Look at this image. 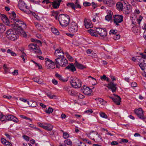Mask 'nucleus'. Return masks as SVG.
I'll return each instance as SVG.
<instances>
[{
	"label": "nucleus",
	"instance_id": "nucleus-57",
	"mask_svg": "<svg viewBox=\"0 0 146 146\" xmlns=\"http://www.w3.org/2000/svg\"><path fill=\"white\" fill-rule=\"evenodd\" d=\"M25 54L24 52H23L22 53V55L21 56V57L23 60V61L24 62H25Z\"/></svg>",
	"mask_w": 146,
	"mask_h": 146
},
{
	"label": "nucleus",
	"instance_id": "nucleus-16",
	"mask_svg": "<svg viewBox=\"0 0 146 146\" xmlns=\"http://www.w3.org/2000/svg\"><path fill=\"white\" fill-rule=\"evenodd\" d=\"M65 69L69 70L73 72L76 70L75 67L72 63H70L69 65L65 68Z\"/></svg>",
	"mask_w": 146,
	"mask_h": 146
},
{
	"label": "nucleus",
	"instance_id": "nucleus-27",
	"mask_svg": "<svg viewBox=\"0 0 146 146\" xmlns=\"http://www.w3.org/2000/svg\"><path fill=\"white\" fill-rule=\"evenodd\" d=\"M74 3L75 9L76 8L81 9V8L80 2L78 0H76Z\"/></svg>",
	"mask_w": 146,
	"mask_h": 146
},
{
	"label": "nucleus",
	"instance_id": "nucleus-12",
	"mask_svg": "<svg viewBox=\"0 0 146 146\" xmlns=\"http://www.w3.org/2000/svg\"><path fill=\"white\" fill-rule=\"evenodd\" d=\"M96 31L101 36L104 37L107 35V33L105 28L102 29L100 28H97Z\"/></svg>",
	"mask_w": 146,
	"mask_h": 146
},
{
	"label": "nucleus",
	"instance_id": "nucleus-25",
	"mask_svg": "<svg viewBox=\"0 0 146 146\" xmlns=\"http://www.w3.org/2000/svg\"><path fill=\"white\" fill-rule=\"evenodd\" d=\"M74 64L78 68L82 69L85 68V67L82 64H80L77 62L76 61H75Z\"/></svg>",
	"mask_w": 146,
	"mask_h": 146
},
{
	"label": "nucleus",
	"instance_id": "nucleus-13",
	"mask_svg": "<svg viewBox=\"0 0 146 146\" xmlns=\"http://www.w3.org/2000/svg\"><path fill=\"white\" fill-rule=\"evenodd\" d=\"M116 84H114V82H111L108 84V86L107 87L110 89H111L112 92H115L117 89Z\"/></svg>",
	"mask_w": 146,
	"mask_h": 146
},
{
	"label": "nucleus",
	"instance_id": "nucleus-6",
	"mask_svg": "<svg viewBox=\"0 0 146 146\" xmlns=\"http://www.w3.org/2000/svg\"><path fill=\"white\" fill-rule=\"evenodd\" d=\"M46 66L48 68L53 69L55 68V62L50 60L48 58H46L45 59Z\"/></svg>",
	"mask_w": 146,
	"mask_h": 146
},
{
	"label": "nucleus",
	"instance_id": "nucleus-38",
	"mask_svg": "<svg viewBox=\"0 0 146 146\" xmlns=\"http://www.w3.org/2000/svg\"><path fill=\"white\" fill-rule=\"evenodd\" d=\"M68 93L70 95L72 96L75 95L76 94V92L72 89H71Z\"/></svg>",
	"mask_w": 146,
	"mask_h": 146
},
{
	"label": "nucleus",
	"instance_id": "nucleus-42",
	"mask_svg": "<svg viewBox=\"0 0 146 146\" xmlns=\"http://www.w3.org/2000/svg\"><path fill=\"white\" fill-rule=\"evenodd\" d=\"M46 128L45 129L46 130H47L48 131H51L52 130L53 128V126L50 124L48 125L47 126H46Z\"/></svg>",
	"mask_w": 146,
	"mask_h": 146
},
{
	"label": "nucleus",
	"instance_id": "nucleus-48",
	"mask_svg": "<svg viewBox=\"0 0 146 146\" xmlns=\"http://www.w3.org/2000/svg\"><path fill=\"white\" fill-rule=\"evenodd\" d=\"M120 38V36L119 34H115L113 38L115 40H118Z\"/></svg>",
	"mask_w": 146,
	"mask_h": 146
},
{
	"label": "nucleus",
	"instance_id": "nucleus-15",
	"mask_svg": "<svg viewBox=\"0 0 146 146\" xmlns=\"http://www.w3.org/2000/svg\"><path fill=\"white\" fill-rule=\"evenodd\" d=\"M61 62L59 63V66L62 67H65L68 63V61L64 57L63 58H61Z\"/></svg>",
	"mask_w": 146,
	"mask_h": 146
},
{
	"label": "nucleus",
	"instance_id": "nucleus-33",
	"mask_svg": "<svg viewBox=\"0 0 146 146\" xmlns=\"http://www.w3.org/2000/svg\"><path fill=\"white\" fill-rule=\"evenodd\" d=\"M51 31L52 32L56 34V35H58L59 34V33L58 31L55 28H53L51 29Z\"/></svg>",
	"mask_w": 146,
	"mask_h": 146
},
{
	"label": "nucleus",
	"instance_id": "nucleus-63",
	"mask_svg": "<svg viewBox=\"0 0 146 146\" xmlns=\"http://www.w3.org/2000/svg\"><path fill=\"white\" fill-rule=\"evenodd\" d=\"M23 138L27 141H29V137L26 135H23Z\"/></svg>",
	"mask_w": 146,
	"mask_h": 146
},
{
	"label": "nucleus",
	"instance_id": "nucleus-59",
	"mask_svg": "<svg viewBox=\"0 0 146 146\" xmlns=\"http://www.w3.org/2000/svg\"><path fill=\"white\" fill-rule=\"evenodd\" d=\"M84 112L85 113H88V114H90L93 112V111L92 110L90 109L88 110L85 111Z\"/></svg>",
	"mask_w": 146,
	"mask_h": 146
},
{
	"label": "nucleus",
	"instance_id": "nucleus-11",
	"mask_svg": "<svg viewBox=\"0 0 146 146\" xmlns=\"http://www.w3.org/2000/svg\"><path fill=\"white\" fill-rule=\"evenodd\" d=\"M1 17L5 24L7 25L10 26L11 23H12V21H11L10 19H8L6 16L4 14H1Z\"/></svg>",
	"mask_w": 146,
	"mask_h": 146
},
{
	"label": "nucleus",
	"instance_id": "nucleus-14",
	"mask_svg": "<svg viewBox=\"0 0 146 146\" xmlns=\"http://www.w3.org/2000/svg\"><path fill=\"white\" fill-rule=\"evenodd\" d=\"M123 12L125 14H127L131 11V6L130 5H126L125 7L123 9Z\"/></svg>",
	"mask_w": 146,
	"mask_h": 146
},
{
	"label": "nucleus",
	"instance_id": "nucleus-58",
	"mask_svg": "<svg viewBox=\"0 0 146 146\" xmlns=\"http://www.w3.org/2000/svg\"><path fill=\"white\" fill-rule=\"evenodd\" d=\"M139 55L141 56V57L144 59H146V55L144 54L143 53H140Z\"/></svg>",
	"mask_w": 146,
	"mask_h": 146
},
{
	"label": "nucleus",
	"instance_id": "nucleus-56",
	"mask_svg": "<svg viewBox=\"0 0 146 146\" xmlns=\"http://www.w3.org/2000/svg\"><path fill=\"white\" fill-rule=\"evenodd\" d=\"M131 86L133 87H135L137 86V84L136 82H134L131 83Z\"/></svg>",
	"mask_w": 146,
	"mask_h": 146
},
{
	"label": "nucleus",
	"instance_id": "nucleus-34",
	"mask_svg": "<svg viewBox=\"0 0 146 146\" xmlns=\"http://www.w3.org/2000/svg\"><path fill=\"white\" fill-rule=\"evenodd\" d=\"M64 142L65 144L70 146H71L72 144V141L69 139L66 140L64 141Z\"/></svg>",
	"mask_w": 146,
	"mask_h": 146
},
{
	"label": "nucleus",
	"instance_id": "nucleus-1",
	"mask_svg": "<svg viewBox=\"0 0 146 146\" xmlns=\"http://www.w3.org/2000/svg\"><path fill=\"white\" fill-rule=\"evenodd\" d=\"M58 19L60 25L62 27H66L69 24L70 17L68 15L60 14L58 16Z\"/></svg>",
	"mask_w": 146,
	"mask_h": 146
},
{
	"label": "nucleus",
	"instance_id": "nucleus-18",
	"mask_svg": "<svg viewBox=\"0 0 146 146\" xmlns=\"http://www.w3.org/2000/svg\"><path fill=\"white\" fill-rule=\"evenodd\" d=\"M61 0H55L52 3V6L54 8L57 9L59 7Z\"/></svg>",
	"mask_w": 146,
	"mask_h": 146
},
{
	"label": "nucleus",
	"instance_id": "nucleus-51",
	"mask_svg": "<svg viewBox=\"0 0 146 146\" xmlns=\"http://www.w3.org/2000/svg\"><path fill=\"white\" fill-rule=\"evenodd\" d=\"M69 136V134L66 132L63 133V137L64 139H66L68 138Z\"/></svg>",
	"mask_w": 146,
	"mask_h": 146
},
{
	"label": "nucleus",
	"instance_id": "nucleus-47",
	"mask_svg": "<svg viewBox=\"0 0 146 146\" xmlns=\"http://www.w3.org/2000/svg\"><path fill=\"white\" fill-rule=\"evenodd\" d=\"M62 61V60H61V58H56L55 59V62L56 63V64H57L58 65L59 64V63L60 62Z\"/></svg>",
	"mask_w": 146,
	"mask_h": 146
},
{
	"label": "nucleus",
	"instance_id": "nucleus-22",
	"mask_svg": "<svg viewBox=\"0 0 146 146\" xmlns=\"http://www.w3.org/2000/svg\"><path fill=\"white\" fill-rule=\"evenodd\" d=\"M117 9L119 11H121L123 9V5L120 2H117L116 4Z\"/></svg>",
	"mask_w": 146,
	"mask_h": 146
},
{
	"label": "nucleus",
	"instance_id": "nucleus-54",
	"mask_svg": "<svg viewBox=\"0 0 146 146\" xmlns=\"http://www.w3.org/2000/svg\"><path fill=\"white\" fill-rule=\"evenodd\" d=\"M116 31L115 30H111L110 31L109 33L110 34H114L115 35V34H116L117 33L116 32Z\"/></svg>",
	"mask_w": 146,
	"mask_h": 146
},
{
	"label": "nucleus",
	"instance_id": "nucleus-10",
	"mask_svg": "<svg viewBox=\"0 0 146 146\" xmlns=\"http://www.w3.org/2000/svg\"><path fill=\"white\" fill-rule=\"evenodd\" d=\"M37 45L36 44H31L29 45V48L30 50H35L34 51V52L36 54H41L42 52L40 50L38 49V48Z\"/></svg>",
	"mask_w": 146,
	"mask_h": 146
},
{
	"label": "nucleus",
	"instance_id": "nucleus-3",
	"mask_svg": "<svg viewBox=\"0 0 146 146\" xmlns=\"http://www.w3.org/2000/svg\"><path fill=\"white\" fill-rule=\"evenodd\" d=\"M6 36L9 39L12 40H15L18 37V31L13 28V30L9 29L6 32Z\"/></svg>",
	"mask_w": 146,
	"mask_h": 146
},
{
	"label": "nucleus",
	"instance_id": "nucleus-32",
	"mask_svg": "<svg viewBox=\"0 0 146 146\" xmlns=\"http://www.w3.org/2000/svg\"><path fill=\"white\" fill-rule=\"evenodd\" d=\"M66 5L69 7L71 8L74 11L76 10L74 3H69L67 4Z\"/></svg>",
	"mask_w": 146,
	"mask_h": 146
},
{
	"label": "nucleus",
	"instance_id": "nucleus-60",
	"mask_svg": "<svg viewBox=\"0 0 146 146\" xmlns=\"http://www.w3.org/2000/svg\"><path fill=\"white\" fill-rule=\"evenodd\" d=\"M12 119V121H13L17 123L18 122V119L15 117L13 116Z\"/></svg>",
	"mask_w": 146,
	"mask_h": 146
},
{
	"label": "nucleus",
	"instance_id": "nucleus-24",
	"mask_svg": "<svg viewBox=\"0 0 146 146\" xmlns=\"http://www.w3.org/2000/svg\"><path fill=\"white\" fill-rule=\"evenodd\" d=\"M121 98L120 97L117 96V97L114 98V99L113 102L117 105H119L120 104V103L121 102Z\"/></svg>",
	"mask_w": 146,
	"mask_h": 146
},
{
	"label": "nucleus",
	"instance_id": "nucleus-2",
	"mask_svg": "<svg viewBox=\"0 0 146 146\" xmlns=\"http://www.w3.org/2000/svg\"><path fill=\"white\" fill-rule=\"evenodd\" d=\"M13 23L15 24H13L11 23V25L10 26H11L13 27L14 29L17 31L19 30V31L20 32V30H22V28L21 27L22 25H24L23 27H26V24L23 21H20L18 19H13Z\"/></svg>",
	"mask_w": 146,
	"mask_h": 146
},
{
	"label": "nucleus",
	"instance_id": "nucleus-41",
	"mask_svg": "<svg viewBox=\"0 0 146 146\" xmlns=\"http://www.w3.org/2000/svg\"><path fill=\"white\" fill-rule=\"evenodd\" d=\"M17 31H18V33L19 32H20L21 33V35L25 37H26L27 36V34H26V33L23 31V29L22 31L21 30H20V32L18 31L19 30H18Z\"/></svg>",
	"mask_w": 146,
	"mask_h": 146
},
{
	"label": "nucleus",
	"instance_id": "nucleus-4",
	"mask_svg": "<svg viewBox=\"0 0 146 146\" xmlns=\"http://www.w3.org/2000/svg\"><path fill=\"white\" fill-rule=\"evenodd\" d=\"M70 82L72 86L75 88H80L82 86L81 80L76 77H71Z\"/></svg>",
	"mask_w": 146,
	"mask_h": 146
},
{
	"label": "nucleus",
	"instance_id": "nucleus-5",
	"mask_svg": "<svg viewBox=\"0 0 146 146\" xmlns=\"http://www.w3.org/2000/svg\"><path fill=\"white\" fill-rule=\"evenodd\" d=\"M134 113L140 119L143 121L146 119V117L144 116L143 111L141 108L135 109Z\"/></svg>",
	"mask_w": 146,
	"mask_h": 146
},
{
	"label": "nucleus",
	"instance_id": "nucleus-21",
	"mask_svg": "<svg viewBox=\"0 0 146 146\" xmlns=\"http://www.w3.org/2000/svg\"><path fill=\"white\" fill-rule=\"evenodd\" d=\"M84 23L85 27L87 29L91 28L92 27V25L91 23L88 22L87 19L84 20Z\"/></svg>",
	"mask_w": 146,
	"mask_h": 146
},
{
	"label": "nucleus",
	"instance_id": "nucleus-43",
	"mask_svg": "<svg viewBox=\"0 0 146 146\" xmlns=\"http://www.w3.org/2000/svg\"><path fill=\"white\" fill-rule=\"evenodd\" d=\"M33 80L34 81L37 82L39 84H41L42 83V82L40 81L38 78H33Z\"/></svg>",
	"mask_w": 146,
	"mask_h": 146
},
{
	"label": "nucleus",
	"instance_id": "nucleus-30",
	"mask_svg": "<svg viewBox=\"0 0 146 146\" xmlns=\"http://www.w3.org/2000/svg\"><path fill=\"white\" fill-rule=\"evenodd\" d=\"M5 29L6 28L5 25L3 24L0 23V33L4 32Z\"/></svg>",
	"mask_w": 146,
	"mask_h": 146
},
{
	"label": "nucleus",
	"instance_id": "nucleus-29",
	"mask_svg": "<svg viewBox=\"0 0 146 146\" xmlns=\"http://www.w3.org/2000/svg\"><path fill=\"white\" fill-rule=\"evenodd\" d=\"M112 13L110 12L109 14L105 17V19L108 21L111 20L112 18Z\"/></svg>",
	"mask_w": 146,
	"mask_h": 146
},
{
	"label": "nucleus",
	"instance_id": "nucleus-62",
	"mask_svg": "<svg viewBox=\"0 0 146 146\" xmlns=\"http://www.w3.org/2000/svg\"><path fill=\"white\" fill-rule=\"evenodd\" d=\"M6 146H12V144L10 142L7 141L6 143L5 144Z\"/></svg>",
	"mask_w": 146,
	"mask_h": 146
},
{
	"label": "nucleus",
	"instance_id": "nucleus-31",
	"mask_svg": "<svg viewBox=\"0 0 146 146\" xmlns=\"http://www.w3.org/2000/svg\"><path fill=\"white\" fill-rule=\"evenodd\" d=\"M139 64L142 70H144V72H145V70L146 69V64L144 63H139Z\"/></svg>",
	"mask_w": 146,
	"mask_h": 146
},
{
	"label": "nucleus",
	"instance_id": "nucleus-23",
	"mask_svg": "<svg viewBox=\"0 0 146 146\" xmlns=\"http://www.w3.org/2000/svg\"><path fill=\"white\" fill-rule=\"evenodd\" d=\"M55 76L58 78V79L60 81L63 82H65L68 80L67 79H64L62 76L58 73H56L55 74Z\"/></svg>",
	"mask_w": 146,
	"mask_h": 146
},
{
	"label": "nucleus",
	"instance_id": "nucleus-39",
	"mask_svg": "<svg viewBox=\"0 0 146 146\" xmlns=\"http://www.w3.org/2000/svg\"><path fill=\"white\" fill-rule=\"evenodd\" d=\"M63 89L65 91L68 92L71 89V88L69 86H65L63 87Z\"/></svg>",
	"mask_w": 146,
	"mask_h": 146
},
{
	"label": "nucleus",
	"instance_id": "nucleus-26",
	"mask_svg": "<svg viewBox=\"0 0 146 146\" xmlns=\"http://www.w3.org/2000/svg\"><path fill=\"white\" fill-rule=\"evenodd\" d=\"M13 116L12 115H5V119L3 120L4 121H12Z\"/></svg>",
	"mask_w": 146,
	"mask_h": 146
},
{
	"label": "nucleus",
	"instance_id": "nucleus-45",
	"mask_svg": "<svg viewBox=\"0 0 146 146\" xmlns=\"http://www.w3.org/2000/svg\"><path fill=\"white\" fill-rule=\"evenodd\" d=\"M100 116L103 118H107V115L104 112H101L100 113Z\"/></svg>",
	"mask_w": 146,
	"mask_h": 146
},
{
	"label": "nucleus",
	"instance_id": "nucleus-19",
	"mask_svg": "<svg viewBox=\"0 0 146 146\" xmlns=\"http://www.w3.org/2000/svg\"><path fill=\"white\" fill-rule=\"evenodd\" d=\"M83 92L86 95H89L91 94V90L88 87L83 88L82 90Z\"/></svg>",
	"mask_w": 146,
	"mask_h": 146
},
{
	"label": "nucleus",
	"instance_id": "nucleus-50",
	"mask_svg": "<svg viewBox=\"0 0 146 146\" xmlns=\"http://www.w3.org/2000/svg\"><path fill=\"white\" fill-rule=\"evenodd\" d=\"M5 115H3L2 113H0V120L1 121H4L3 120L5 119Z\"/></svg>",
	"mask_w": 146,
	"mask_h": 146
},
{
	"label": "nucleus",
	"instance_id": "nucleus-17",
	"mask_svg": "<svg viewBox=\"0 0 146 146\" xmlns=\"http://www.w3.org/2000/svg\"><path fill=\"white\" fill-rule=\"evenodd\" d=\"M18 6L19 9L25 8L26 9H27L28 8V6L26 5L24 1H20L19 2Z\"/></svg>",
	"mask_w": 146,
	"mask_h": 146
},
{
	"label": "nucleus",
	"instance_id": "nucleus-55",
	"mask_svg": "<svg viewBox=\"0 0 146 146\" xmlns=\"http://www.w3.org/2000/svg\"><path fill=\"white\" fill-rule=\"evenodd\" d=\"M20 117L23 118L25 119H28L29 120L31 121V119L29 118H28L25 116L23 115H20Z\"/></svg>",
	"mask_w": 146,
	"mask_h": 146
},
{
	"label": "nucleus",
	"instance_id": "nucleus-40",
	"mask_svg": "<svg viewBox=\"0 0 146 146\" xmlns=\"http://www.w3.org/2000/svg\"><path fill=\"white\" fill-rule=\"evenodd\" d=\"M46 95L50 99H52L56 97V96L54 95H52L51 93H48L46 94Z\"/></svg>",
	"mask_w": 146,
	"mask_h": 146
},
{
	"label": "nucleus",
	"instance_id": "nucleus-7",
	"mask_svg": "<svg viewBox=\"0 0 146 146\" xmlns=\"http://www.w3.org/2000/svg\"><path fill=\"white\" fill-rule=\"evenodd\" d=\"M113 22L117 26L119 25V23L123 21V16L119 15H113Z\"/></svg>",
	"mask_w": 146,
	"mask_h": 146
},
{
	"label": "nucleus",
	"instance_id": "nucleus-28",
	"mask_svg": "<svg viewBox=\"0 0 146 146\" xmlns=\"http://www.w3.org/2000/svg\"><path fill=\"white\" fill-rule=\"evenodd\" d=\"M106 4L109 7H112L115 4V3L113 0H108L106 2Z\"/></svg>",
	"mask_w": 146,
	"mask_h": 146
},
{
	"label": "nucleus",
	"instance_id": "nucleus-20",
	"mask_svg": "<svg viewBox=\"0 0 146 146\" xmlns=\"http://www.w3.org/2000/svg\"><path fill=\"white\" fill-rule=\"evenodd\" d=\"M27 103L29 106L32 107H35L37 106L36 102L35 101L31 100L29 101H27Z\"/></svg>",
	"mask_w": 146,
	"mask_h": 146
},
{
	"label": "nucleus",
	"instance_id": "nucleus-35",
	"mask_svg": "<svg viewBox=\"0 0 146 146\" xmlns=\"http://www.w3.org/2000/svg\"><path fill=\"white\" fill-rule=\"evenodd\" d=\"M7 53H10L11 55L13 56H16V54L10 49H8L7 51Z\"/></svg>",
	"mask_w": 146,
	"mask_h": 146
},
{
	"label": "nucleus",
	"instance_id": "nucleus-36",
	"mask_svg": "<svg viewBox=\"0 0 146 146\" xmlns=\"http://www.w3.org/2000/svg\"><path fill=\"white\" fill-rule=\"evenodd\" d=\"M53 111V110L52 108L49 107L48 109H46L45 111V112L47 113L50 114L52 113Z\"/></svg>",
	"mask_w": 146,
	"mask_h": 146
},
{
	"label": "nucleus",
	"instance_id": "nucleus-44",
	"mask_svg": "<svg viewBox=\"0 0 146 146\" xmlns=\"http://www.w3.org/2000/svg\"><path fill=\"white\" fill-rule=\"evenodd\" d=\"M12 18L10 17V19L11 21H13V19H15V18L16 17V14L15 12L13 11L12 12Z\"/></svg>",
	"mask_w": 146,
	"mask_h": 146
},
{
	"label": "nucleus",
	"instance_id": "nucleus-61",
	"mask_svg": "<svg viewBox=\"0 0 146 146\" xmlns=\"http://www.w3.org/2000/svg\"><path fill=\"white\" fill-rule=\"evenodd\" d=\"M111 145H115L118 144V143L116 141H113L111 142Z\"/></svg>",
	"mask_w": 146,
	"mask_h": 146
},
{
	"label": "nucleus",
	"instance_id": "nucleus-37",
	"mask_svg": "<svg viewBox=\"0 0 146 146\" xmlns=\"http://www.w3.org/2000/svg\"><path fill=\"white\" fill-rule=\"evenodd\" d=\"M65 54L68 58L70 61H72L73 60L72 57L70 56L68 52H66L65 53Z\"/></svg>",
	"mask_w": 146,
	"mask_h": 146
},
{
	"label": "nucleus",
	"instance_id": "nucleus-53",
	"mask_svg": "<svg viewBox=\"0 0 146 146\" xmlns=\"http://www.w3.org/2000/svg\"><path fill=\"white\" fill-rule=\"evenodd\" d=\"M96 100H98L99 102H100V103L102 104H103V102H106V101H104L102 99L100 98H97L96 99Z\"/></svg>",
	"mask_w": 146,
	"mask_h": 146
},
{
	"label": "nucleus",
	"instance_id": "nucleus-52",
	"mask_svg": "<svg viewBox=\"0 0 146 146\" xmlns=\"http://www.w3.org/2000/svg\"><path fill=\"white\" fill-rule=\"evenodd\" d=\"M91 4L88 2H87L86 1L84 2L83 3V5L84 6H88L91 5Z\"/></svg>",
	"mask_w": 146,
	"mask_h": 146
},
{
	"label": "nucleus",
	"instance_id": "nucleus-46",
	"mask_svg": "<svg viewBox=\"0 0 146 146\" xmlns=\"http://www.w3.org/2000/svg\"><path fill=\"white\" fill-rule=\"evenodd\" d=\"M88 31L91 35L92 36H96L94 34L95 32L94 30L92 29H90V30H88Z\"/></svg>",
	"mask_w": 146,
	"mask_h": 146
},
{
	"label": "nucleus",
	"instance_id": "nucleus-49",
	"mask_svg": "<svg viewBox=\"0 0 146 146\" xmlns=\"http://www.w3.org/2000/svg\"><path fill=\"white\" fill-rule=\"evenodd\" d=\"M86 52L88 54H90L89 56H92L91 55L93 54H94V52L92 51H91L90 49L86 51Z\"/></svg>",
	"mask_w": 146,
	"mask_h": 146
},
{
	"label": "nucleus",
	"instance_id": "nucleus-64",
	"mask_svg": "<svg viewBox=\"0 0 146 146\" xmlns=\"http://www.w3.org/2000/svg\"><path fill=\"white\" fill-rule=\"evenodd\" d=\"M52 83L55 85H56L58 84V82L57 80L54 79H52Z\"/></svg>",
	"mask_w": 146,
	"mask_h": 146
},
{
	"label": "nucleus",
	"instance_id": "nucleus-8",
	"mask_svg": "<svg viewBox=\"0 0 146 146\" xmlns=\"http://www.w3.org/2000/svg\"><path fill=\"white\" fill-rule=\"evenodd\" d=\"M68 29L70 32L74 33L77 31L78 26L77 24L74 22H72L69 24Z\"/></svg>",
	"mask_w": 146,
	"mask_h": 146
},
{
	"label": "nucleus",
	"instance_id": "nucleus-9",
	"mask_svg": "<svg viewBox=\"0 0 146 146\" xmlns=\"http://www.w3.org/2000/svg\"><path fill=\"white\" fill-rule=\"evenodd\" d=\"M54 55L56 58H64V52L60 48L57 49L55 50Z\"/></svg>",
	"mask_w": 146,
	"mask_h": 146
}]
</instances>
